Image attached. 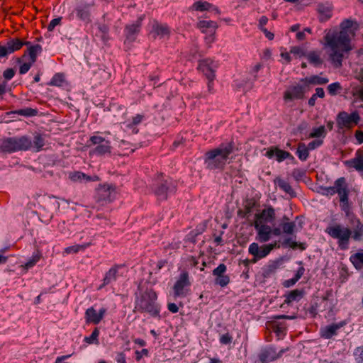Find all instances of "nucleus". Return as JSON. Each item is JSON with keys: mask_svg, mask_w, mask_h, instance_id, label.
Masks as SVG:
<instances>
[{"mask_svg": "<svg viewBox=\"0 0 363 363\" xmlns=\"http://www.w3.org/2000/svg\"><path fill=\"white\" fill-rule=\"evenodd\" d=\"M88 246H89V244L72 245L65 248V252L67 254L77 253L79 250H85Z\"/></svg>", "mask_w": 363, "mask_h": 363, "instance_id": "nucleus-48", "label": "nucleus"}, {"mask_svg": "<svg viewBox=\"0 0 363 363\" xmlns=\"http://www.w3.org/2000/svg\"><path fill=\"white\" fill-rule=\"evenodd\" d=\"M355 359L357 363H363V347H358L354 352Z\"/></svg>", "mask_w": 363, "mask_h": 363, "instance_id": "nucleus-58", "label": "nucleus"}, {"mask_svg": "<svg viewBox=\"0 0 363 363\" xmlns=\"http://www.w3.org/2000/svg\"><path fill=\"white\" fill-rule=\"evenodd\" d=\"M283 352V350H281L279 353H277L274 348L267 347L260 352L259 354V359L262 363H268L281 357Z\"/></svg>", "mask_w": 363, "mask_h": 363, "instance_id": "nucleus-25", "label": "nucleus"}, {"mask_svg": "<svg viewBox=\"0 0 363 363\" xmlns=\"http://www.w3.org/2000/svg\"><path fill=\"white\" fill-rule=\"evenodd\" d=\"M227 271V267L225 264H220L213 270V275L216 277L215 283L221 287L226 286L230 283V277L225 274Z\"/></svg>", "mask_w": 363, "mask_h": 363, "instance_id": "nucleus-23", "label": "nucleus"}, {"mask_svg": "<svg viewBox=\"0 0 363 363\" xmlns=\"http://www.w3.org/2000/svg\"><path fill=\"white\" fill-rule=\"evenodd\" d=\"M265 155L268 158L276 157V160L279 162H281L286 159H294L293 155L287 151L279 149L278 147H271L268 148Z\"/></svg>", "mask_w": 363, "mask_h": 363, "instance_id": "nucleus-26", "label": "nucleus"}, {"mask_svg": "<svg viewBox=\"0 0 363 363\" xmlns=\"http://www.w3.org/2000/svg\"><path fill=\"white\" fill-rule=\"evenodd\" d=\"M116 187L113 185L104 184L99 185L96 189L95 200L100 204L110 203L113 201L111 194L115 191Z\"/></svg>", "mask_w": 363, "mask_h": 363, "instance_id": "nucleus-16", "label": "nucleus"}, {"mask_svg": "<svg viewBox=\"0 0 363 363\" xmlns=\"http://www.w3.org/2000/svg\"><path fill=\"white\" fill-rule=\"evenodd\" d=\"M359 119L357 112H352L350 114L342 112V127L352 128L359 123Z\"/></svg>", "mask_w": 363, "mask_h": 363, "instance_id": "nucleus-28", "label": "nucleus"}, {"mask_svg": "<svg viewBox=\"0 0 363 363\" xmlns=\"http://www.w3.org/2000/svg\"><path fill=\"white\" fill-rule=\"evenodd\" d=\"M145 15L143 14L140 16L135 22L131 24H128L124 28V33L126 40L129 42H133L135 40L138 35L140 33L142 22L145 19Z\"/></svg>", "mask_w": 363, "mask_h": 363, "instance_id": "nucleus-17", "label": "nucleus"}, {"mask_svg": "<svg viewBox=\"0 0 363 363\" xmlns=\"http://www.w3.org/2000/svg\"><path fill=\"white\" fill-rule=\"evenodd\" d=\"M38 111L36 108H32L30 107L18 109L15 111H11L9 113V114H17L19 116H23L26 117L35 116L38 114Z\"/></svg>", "mask_w": 363, "mask_h": 363, "instance_id": "nucleus-40", "label": "nucleus"}, {"mask_svg": "<svg viewBox=\"0 0 363 363\" xmlns=\"http://www.w3.org/2000/svg\"><path fill=\"white\" fill-rule=\"evenodd\" d=\"M40 259V255L38 254L33 255L32 258L28 260L24 265L26 269L33 267Z\"/></svg>", "mask_w": 363, "mask_h": 363, "instance_id": "nucleus-54", "label": "nucleus"}, {"mask_svg": "<svg viewBox=\"0 0 363 363\" xmlns=\"http://www.w3.org/2000/svg\"><path fill=\"white\" fill-rule=\"evenodd\" d=\"M274 182L276 185H277L281 190L288 194L291 197H296V194L290 185L289 182L278 177H276L274 180Z\"/></svg>", "mask_w": 363, "mask_h": 363, "instance_id": "nucleus-35", "label": "nucleus"}, {"mask_svg": "<svg viewBox=\"0 0 363 363\" xmlns=\"http://www.w3.org/2000/svg\"><path fill=\"white\" fill-rule=\"evenodd\" d=\"M323 143V140H314L311 142H310L307 146V147L308 148L309 150H314L317 147H318L319 146H320Z\"/></svg>", "mask_w": 363, "mask_h": 363, "instance_id": "nucleus-62", "label": "nucleus"}, {"mask_svg": "<svg viewBox=\"0 0 363 363\" xmlns=\"http://www.w3.org/2000/svg\"><path fill=\"white\" fill-rule=\"evenodd\" d=\"M276 213L274 208L269 206L264 208L260 213H256L253 223L267 224L275 220Z\"/></svg>", "mask_w": 363, "mask_h": 363, "instance_id": "nucleus-19", "label": "nucleus"}, {"mask_svg": "<svg viewBox=\"0 0 363 363\" xmlns=\"http://www.w3.org/2000/svg\"><path fill=\"white\" fill-rule=\"evenodd\" d=\"M15 74L16 71L13 68L6 69L3 72L4 82L6 83L8 81L11 80L15 76Z\"/></svg>", "mask_w": 363, "mask_h": 363, "instance_id": "nucleus-53", "label": "nucleus"}, {"mask_svg": "<svg viewBox=\"0 0 363 363\" xmlns=\"http://www.w3.org/2000/svg\"><path fill=\"white\" fill-rule=\"evenodd\" d=\"M61 21L62 17H58L52 19L48 26V30L49 31H52L55 29V26L61 23Z\"/></svg>", "mask_w": 363, "mask_h": 363, "instance_id": "nucleus-60", "label": "nucleus"}, {"mask_svg": "<svg viewBox=\"0 0 363 363\" xmlns=\"http://www.w3.org/2000/svg\"><path fill=\"white\" fill-rule=\"evenodd\" d=\"M267 328L272 330L278 337H282L286 335V325L285 323L272 320L267 322Z\"/></svg>", "mask_w": 363, "mask_h": 363, "instance_id": "nucleus-34", "label": "nucleus"}, {"mask_svg": "<svg viewBox=\"0 0 363 363\" xmlns=\"http://www.w3.org/2000/svg\"><path fill=\"white\" fill-rule=\"evenodd\" d=\"M296 227V223L291 221L290 218L286 215H284L280 220L279 226L275 228H279L280 231H281V233L293 235L295 232Z\"/></svg>", "mask_w": 363, "mask_h": 363, "instance_id": "nucleus-27", "label": "nucleus"}, {"mask_svg": "<svg viewBox=\"0 0 363 363\" xmlns=\"http://www.w3.org/2000/svg\"><path fill=\"white\" fill-rule=\"evenodd\" d=\"M90 5L85 4L77 6L74 9L77 17L84 22L89 23L91 21Z\"/></svg>", "mask_w": 363, "mask_h": 363, "instance_id": "nucleus-29", "label": "nucleus"}, {"mask_svg": "<svg viewBox=\"0 0 363 363\" xmlns=\"http://www.w3.org/2000/svg\"><path fill=\"white\" fill-rule=\"evenodd\" d=\"M328 82V79L322 77L319 75H312L308 77L302 78L300 79V83H304L308 91L310 90L311 85H322Z\"/></svg>", "mask_w": 363, "mask_h": 363, "instance_id": "nucleus-31", "label": "nucleus"}, {"mask_svg": "<svg viewBox=\"0 0 363 363\" xmlns=\"http://www.w3.org/2000/svg\"><path fill=\"white\" fill-rule=\"evenodd\" d=\"M281 264V259L270 260L257 275V279L260 283H265L267 279L273 277Z\"/></svg>", "mask_w": 363, "mask_h": 363, "instance_id": "nucleus-12", "label": "nucleus"}, {"mask_svg": "<svg viewBox=\"0 0 363 363\" xmlns=\"http://www.w3.org/2000/svg\"><path fill=\"white\" fill-rule=\"evenodd\" d=\"M106 313V309L101 308L98 312L94 307L87 308L84 313V318L86 324L98 325Z\"/></svg>", "mask_w": 363, "mask_h": 363, "instance_id": "nucleus-21", "label": "nucleus"}, {"mask_svg": "<svg viewBox=\"0 0 363 363\" xmlns=\"http://www.w3.org/2000/svg\"><path fill=\"white\" fill-rule=\"evenodd\" d=\"M135 296L134 313H147L151 317L160 318V306L157 302V294L152 288L144 289L139 284Z\"/></svg>", "mask_w": 363, "mask_h": 363, "instance_id": "nucleus-2", "label": "nucleus"}, {"mask_svg": "<svg viewBox=\"0 0 363 363\" xmlns=\"http://www.w3.org/2000/svg\"><path fill=\"white\" fill-rule=\"evenodd\" d=\"M319 20L322 22L328 21L332 16V11L329 7L319 5L318 7Z\"/></svg>", "mask_w": 363, "mask_h": 363, "instance_id": "nucleus-43", "label": "nucleus"}, {"mask_svg": "<svg viewBox=\"0 0 363 363\" xmlns=\"http://www.w3.org/2000/svg\"><path fill=\"white\" fill-rule=\"evenodd\" d=\"M306 57L307 58L309 63L313 65L314 67H319L323 62V60L320 57V55L318 51H311L307 53Z\"/></svg>", "mask_w": 363, "mask_h": 363, "instance_id": "nucleus-37", "label": "nucleus"}, {"mask_svg": "<svg viewBox=\"0 0 363 363\" xmlns=\"http://www.w3.org/2000/svg\"><path fill=\"white\" fill-rule=\"evenodd\" d=\"M340 88V84L338 82L333 83L328 86V93L330 95L336 94L337 90Z\"/></svg>", "mask_w": 363, "mask_h": 363, "instance_id": "nucleus-61", "label": "nucleus"}, {"mask_svg": "<svg viewBox=\"0 0 363 363\" xmlns=\"http://www.w3.org/2000/svg\"><path fill=\"white\" fill-rule=\"evenodd\" d=\"M325 134V127L320 125L318 128H314L309 134V138H319Z\"/></svg>", "mask_w": 363, "mask_h": 363, "instance_id": "nucleus-50", "label": "nucleus"}, {"mask_svg": "<svg viewBox=\"0 0 363 363\" xmlns=\"http://www.w3.org/2000/svg\"><path fill=\"white\" fill-rule=\"evenodd\" d=\"M190 285L189 273L187 272H182L173 286L174 298L185 297L188 294L187 288Z\"/></svg>", "mask_w": 363, "mask_h": 363, "instance_id": "nucleus-15", "label": "nucleus"}, {"mask_svg": "<svg viewBox=\"0 0 363 363\" xmlns=\"http://www.w3.org/2000/svg\"><path fill=\"white\" fill-rule=\"evenodd\" d=\"M86 145L88 147L95 146L93 152L98 155H104L111 152V142L99 135L91 136Z\"/></svg>", "mask_w": 363, "mask_h": 363, "instance_id": "nucleus-8", "label": "nucleus"}, {"mask_svg": "<svg viewBox=\"0 0 363 363\" xmlns=\"http://www.w3.org/2000/svg\"><path fill=\"white\" fill-rule=\"evenodd\" d=\"M69 178L74 182H82V180H86L87 182L95 181V179H93L91 177L79 171L70 172L69 174Z\"/></svg>", "mask_w": 363, "mask_h": 363, "instance_id": "nucleus-38", "label": "nucleus"}, {"mask_svg": "<svg viewBox=\"0 0 363 363\" xmlns=\"http://www.w3.org/2000/svg\"><path fill=\"white\" fill-rule=\"evenodd\" d=\"M196 27L202 33L206 34L205 40L211 45L215 41L216 30L218 28L217 22L213 21L200 20L196 23Z\"/></svg>", "mask_w": 363, "mask_h": 363, "instance_id": "nucleus-11", "label": "nucleus"}, {"mask_svg": "<svg viewBox=\"0 0 363 363\" xmlns=\"http://www.w3.org/2000/svg\"><path fill=\"white\" fill-rule=\"evenodd\" d=\"M150 189L158 201H167L169 194L177 191V182L162 172H157L152 179Z\"/></svg>", "mask_w": 363, "mask_h": 363, "instance_id": "nucleus-4", "label": "nucleus"}, {"mask_svg": "<svg viewBox=\"0 0 363 363\" xmlns=\"http://www.w3.org/2000/svg\"><path fill=\"white\" fill-rule=\"evenodd\" d=\"M64 81V75L61 73H57L52 77L50 82L48 83V84L50 86H60L62 85Z\"/></svg>", "mask_w": 363, "mask_h": 363, "instance_id": "nucleus-47", "label": "nucleus"}, {"mask_svg": "<svg viewBox=\"0 0 363 363\" xmlns=\"http://www.w3.org/2000/svg\"><path fill=\"white\" fill-rule=\"evenodd\" d=\"M144 118V116L141 114H137L133 117L132 122L127 125V127L133 128L135 125L140 124Z\"/></svg>", "mask_w": 363, "mask_h": 363, "instance_id": "nucleus-55", "label": "nucleus"}, {"mask_svg": "<svg viewBox=\"0 0 363 363\" xmlns=\"http://www.w3.org/2000/svg\"><path fill=\"white\" fill-rule=\"evenodd\" d=\"M233 337L228 333L223 334L220 337V342L222 345H228L232 342Z\"/></svg>", "mask_w": 363, "mask_h": 363, "instance_id": "nucleus-59", "label": "nucleus"}, {"mask_svg": "<svg viewBox=\"0 0 363 363\" xmlns=\"http://www.w3.org/2000/svg\"><path fill=\"white\" fill-rule=\"evenodd\" d=\"M216 68L217 65L210 58L199 61L198 69L203 74L207 79H215Z\"/></svg>", "mask_w": 363, "mask_h": 363, "instance_id": "nucleus-18", "label": "nucleus"}, {"mask_svg": "<svg viewBox=\"0 0 363 363\" xmlns=\"http://www.w3.org/2000/svg\"><path fill=\"white\" fill-rule=\"evenodd\" d=\"M308 91L304 83L300 82L296 84L291 85L284 92L283 99L285 102L292 101L294 100H302L305 98L306 94Z\"/></svg>", "mask_w": 363, "mask_h": 363, "instance_id": "nucleus-9", "label": "nucleus"}, {"mask_svg": "<svg viewBox=\"0 0 363 363\" xmlns=\"http://www.w3.org/2000/svg\"><path fill=\"white\" fill-rule=\"evenodd\" d=\"M335 194H337L338 197L340 199V178L335 180L334 186L324 189L323 194L326 196H333Z\"/></svg>", "mask_w": 363, "mask_h": 363, "instance_id": "nucleus-44", "label": "nucleus"}, {"mask_svg": "<svg viewBox=\"0 0 363 363\" xmlns=\"http://www.w3.org/2000/svg\"><path fill=\"white\" fill-rule=\"evenodd\" d=\"M358 30L356 21L346 19L342 22V59L355 48V33Z\"/></svg>", "mask_w": 363, "mask_h": 363, "instance_id": "nucleus-7", "label": "nucleus"}, {"mask_svg": "<svg viewBox=\"0 0 363 363\" xmlns=\"http://www.w3.org/2000/svg\"><path fill=\"white\" fill-rule=\"evenodd\" d=\"M296 155L301 161H306L308 159L309 150L304 143H300L298 144Z\"/></svg>", "mask_w": 363, "mask_h": 363, "instance_id": "nucleus-42", "label": "nucleus"}, {"mask_svg": "<svg viewBox=\"0 0 363 363\" xmlns=\"http://www.w3.org/2000/svg\"><path fill=\"white\" fill-rule=\"evenodd\" d=\"M99 330L98 328H95L94 330L92 331L91 334L89 337H84V342L88 344H99Z\"/></svg>", "mask_w": 363, "mask_h": 363, "instance_id": "nucleus-46", "label": "nucleus"}, {"mask_svg": "<svg viewBox=\"0 0 363 363\" xmlns=\"http://www.w3.org/2000/svg\"><path fill=\"white\" fill-rule=\"evenodd\" d=\"M96 217L97 219H99L100 220V222L99 223V225L110 226L113 224L111 220L109 213L105 214V213H98L96 215Z\"/></svg>", "mask_w": 363, "mask_h": 363, "instance_id": "nucleus-45", "label": "nucleus"}, {"mask_svg": "<svg viewBox=\"0 0 363 363\" xmlns=\"http://www.w3.org/2000/svg\"><path fill=\"white\" fill-rule=\"evenodd\" d=\"M298 264H300L301 267L298 269L294 277L297 281H298L305 273V268L303 266V262H299Z\"/></svg>", "mask_w": 363, "mask_h": 363, "instance_id": "nucleus-63", "label": "nucleus"}, {"mask_svg": "<svg viewBox=\"0 0 363 363\" xmlns=\"http://www.w3.org/2000/svg\"><path fill=\"white\" fill-rule=\"evenodd\" d=\"M33 64L34 62L30 60H28V62H23L22 63H21V66L19 67V74H24L27 73Z\"/></svg>", "mask_w": 363, "mask_h": 363, "instance_id": "nucleus-51", "label": "nucleus"}, {"mask_svg": "<svg viewBox=\"0 0 363 363\" xmlns=\"http://www.w3.org/2000/svg\"><path fill=\"white\" fill-rule=\"evenodd\" d=\"M290 53L294 54L299 57H306L307 53L304 51V50L299 46H294L290 49Z\"/></svg>", "mask_w": 363, "mask_h": 363, "instance_id": "nucleus-52", "label": "nucleus"}, {"mask_svg": "<svg viewBox=\"0 0 363 363\" xmlns=\"http://www.w3.org/2000/svg\"><path fill=\"white\" fill-rule=\"evenodd\" d=\"M349 162H348V161L345 162L346 164H347ZM350 162L352 163V166L357 170H359V171H362L363 170V158L359 157V158H357V159L354 160L353 161H352Z\"/></svg>", "mask_w": 363, "mask_h": 363, "instance_id": "nucleus-56", "label": "nucleus"}, {"mask_svg": "<svg viewBox=\"0 0 363 363\" xmlns=\"http://www.w3.org/2000/svg\"><path fill=\"white\" fill-rule=\"evenodd\" d=\"M354 267L358 269L363 268V250L354 253L350 258Z\"/></svg>", "mask_w": 363, "mask_h": 363, "instance_id": "nucleus-41", "label": "nucleus"}, {"mask_svg": "<svg viewBox=\"0 0 363 363\" xmlns=\"http://www.w3.org/2000/svg\"><path fill=\"white\" fill-rule=\"evenodd\" d=\"M213 8V4L208 1H198L194 2L190 9L196 11H210Z\"/></svg>", "mask_w": 363, "mask_h": 363, "instance_id": "nucleus-39", "label": "nucleus"}, {"mask_svg": "<svg viewBox=\"0 0 363 363\" xmlns=\"http://www.w3.org/2000/svg\"><path fill=\"white\" fill-rule=\"evenodd\" d=\"M32 147V141L29 137H9L0 140V152L13 153L18 151H26Z\"/></svg>", "mask_w": 363, "mask_h": 363, "instance_id": "nucleus-6", "label": "nucleus"}, {"mask_svg": "<svg viewBox=\"0 0 363 363\" xmlns=\"http://www.w3.org/2000/svg\"><path fill=\"white\" fill-rule=\"evenodd\" d=\"M340 328V323H333L320 328V337L325 339H330L337 334Z\"/></svg>", "mask_w": 363, "mask_h": 363, "instance_id": "nucleus-32", "label": "nucleus"}, {"mask_svg": "<svg viewBox=\"0 0 363 363\" xmlns=\"http://www.w3.org/2000/svg\"><path fill=\"white\" fill-rule=\"evenodd\" d=\"M255 228L257 231V239L261 242H265L271 239L272 235L279 236L281 231L279 228H273L267 224L253 223Z\"/></svg>", "mask_w": 363, "mask_h": 363, "instance_id": "nucleus-13", "label": "nucleus"}, {"mask_svg": "<svg viewBox=\"0 0 363 363\" xmlns=\"http://www.w3.org/2000/svg\"><path fill=\"white\" fill-rule=\"evenodd\" d=\"M325 233L333 238L338 240L339 245H340V225L335 223L333 220L329 223L325 229Z\"/></svg>", "mask_w": 363, "mask_h": 363, "instance_id": "nucleus-36", "label": "nucleus"}, {"mask_svg": "<svg viewBox=\"0 0 363 363\" xmlns=\"http://www.w3.org/2000/svg\"><path fill=\"white\" fill-rule=\"evenodd\" d=\"M279 247V245L277 242L261 246H259L257 242H252L249 246L248 252L252 256L261 259L266 257L272 250Z\"/></svg>", "mask_w": 363, "mask_h": 363, "instance_id": "nucleus-14", "label": "nucleus"}, {"mask_svg": "<svg viewBox=\"0 0 363 363\" xmlns=\"http://www.w3.org/2000/svg\"><path fill=\"white\" fill-rule=\"evenodd\" d=\"M125 267V265L124 264H113L108 271L106 272L102 280V284L98 287V290H101L111 282L116 281L119 269Z\"/></svg>", "mask_w": 363, "mask_h": 363, "instance_id": "nucleus-22", "label": "nucleus"}, {"mask_svg": "<svg viewBox=\"0 0 363 363\" xmlns=\"http://www.w3.org/2000/svg\"><path fill=\"white\" fill-rule=\"evenodd\" d=\"M305 175L306 172L299 168H296L292 172V176L296 180L302 179Z\"/></svg>", "mask_w": 363, "mask_h": 363, "instance_id": "nucleus-57", "label": "nucleus"}, {"mask_svg": "<svg viewBox=\"0 0 363 363\" xmlns=\"http://www.w3.org/2000/svg\"><path fill=\"white\" fill-rule=\"evenodd\" d=\"M41 51L42 46L40 45H30L21 57L16 59V62L21 64L28 57V60L35 63L37 60L38 54L40 53Z\"/></svg>", "mask_w": 363, "mask_h": 363, "instance_id": "nucleus-24", "label": "nucleus"}, {"mask_svg": "<svg viewBox=\"0 0 363 363\" xmlns=\"http://www.w3.org/2000/svg\"><path fill=\"white\" fill-rule=\"evenodd\" d=\"M259 206L258 201L255 198H246L243 201L242 208L238 210L237 215L240 218H248L254 209Z\"/></svg>", "mask_w": 363, "mask_h": 363, "instance_id": "nucleus-20", "label": "nucleus"}, {"mask_svg": "<svg viewBox=\"0 0 363 363\" xmlns=\"http://www.w3.org/2000/svg\"><path fill=\"white\" fill-rule=\"evenodd\" d=\"M234 150V143H222L219 147L211 149L205 153L204 164L208 170H223L230 155Z\"/></svg>", "mask_w": 363, "mask_h": 363, "instance_id": "nucleus-3", "label": "nucleus"}, {"mask_svg": "<svg viewBox=\"0 0 363 363\" xmlns=\"http://www.w3.org/2000/svg\"><path fill=\"white\" fill-rule=\"evenodd\" d=\"M344 182L345 179L342 177V210L345 212L350 228H342V247L347 243L351 236L354 240L359 241L363 235V224L351 212L352 206L356 201L358 193L354 188L345 185Z\"/></svg>", "mask_w": 363, "mask_h": 363, "instance_id": "nucleus-1", "label": "nucleus"}, {"mask_svg": "<svg viewBox=\"0 0 363 363\" xmlns=\"http://www.w3.org/2000/svg\"><path fill=\"white\" fill-rule=\"evenodd\" d=\"M323 46L329 55L330 60L336 66L340 65V29L334 28L325 30Z\"/></svg>", "mask_w": 363, "mask_h": 363, "instance_id": "nucleus-5", "label": "nucleus"}, {"mask_svg": "<svg viewBox=\"0 0 363 363\" xmlns=\"http://www.w3.org/2000/svg\"><path fill=\"white\" fill-rule=\"evenodd\" d=\"M149 352L147 349H143L140 352L137 350L135 351V359L140 361L143 355L147 356Z\"/></svg>", "mask_w": 363, "mask_h": 363, "instance_id": "nucleus-64", "label": "nucleus"}, {"mask_svg": "<svg viewBox=\"0 0 363 363\" xmlns=\"http://www.w3.org/2000/svg\"><path fill=\"white\" fill-rule=\"evenodd\" d=\"M305 294L303 289H294L290 291L289 293L284 295L285 299L284 303L290 305L293 302L299 301Z\"/></svg>", "mask_w": 363, "mask_h": 363, "instance_id": "nucleus-33", "label": "nucleus"}, {"mask_svg": "<svg viewBox=\"0 0 363 363\" xmlns=\"http://www.w3.org/2000/svg\"><path fill=\"white\" fill-rule=\"evenodd\" d=\"M30 42L18 38H10L5 45L0 44V58L7 59L9 55L21 50L23 45H30Z\"/></svg>", "mask_w": 363, "mask_h": 363, "instance_id": "nucleus-10", "label": "nucleus"}, {"mask_svg": "<svg viewBox=\"0 0 363 363\" xmlns=\"http://www.w3.org/2000/svg\"><path fill=\"white\" fill-rule=\"evenodd\" d=\"M152 33L155 39L157 36L162 38L164 35H169L170 30L167 25L160 23L157 20H154Z\"/></svg>", "mask_w": 363, "mask_h": 363, "instance_id": "nucleus-30", "label": "nucleus"}, {"mask_svg": "<svg viewBox=\"0 0 363 363\" xmlns=\"http://www.w3.org/2000/svg\"><path fill=\"white\" fill-rule=\"evenodd\" d=\"M34 147L37 151H40L45 145V140L40 134H36L33 139Z\"/></svg>", "mask_w": 363, "mask_h": 363, "instance_id": "nucleus-49", "label": "nucleus"}]
</instances>
